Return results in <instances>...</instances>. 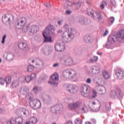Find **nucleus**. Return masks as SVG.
Here are the masks:
<instances>
[{
  "label": "nucleus",
  "instance_id": "obj_1",
  "mask_svg": "<svg viewBox=\"0 0 124 124\" xmlns=\"http://www.w3.org/2000/svg\"><path fill=\"white\" fill-rule=\"evenodd\" d=\"M63 29L66 32H64L62 35V40L65 42H70L75 37L76 30L75 29H69V25L68 24L64 25Z\"/></svg>",
  "mask_w": 124,
  "mask_h": 124
},
{
  "label": "nucleus",
  "instance_id": "obj_2",
  "mask_svg": "<svg viewBox=\"0 0 124 124\" xmlns=\"http://www.w3.org/2000/svg\"><path fill=\"white\" fill-rule=\"evenodd\" d=\"M27 18L22 17L17 20L15 24V27L17 30H22L23 32H27L28 29L31 27V24H27Z\"/></svg>",
  "mask_w": 124,
  "mask_h": 124
},
{
  "label": "nucleus",
  "instance_id": "obj_3",
  "mask_svg": "<svg viewBox=\"0 0 124 124\" xmlns=\"http://www.w3.org/2000/svg\"><path fill=\"white\" fill-rule=\"evenodd\" d=\"M55 33V30L53 26L51 25H49L46 28H45V31L43 32V36H44V42H49V43H52V37L47 36L48 34H54Z\"/></svg>",
  "mask_w": 124,
  "mask_h": 124
},
{
  "label": "nucleus",
  "instance_id": "obj_4",
  "mask_svg": "<svg viewBox=\"0 0 124 124\" xmlns=\"http://www.w3.org/2000/svg\"><path fill=\"white\" fill-rule=\"evenodd\" d=\"M87 12L88 15L93 20H97L98 19L99 21H101L102 16L100 14V12H95L92 8H89L87 10Z\"/></svg>",
  "mask_w": 124,
  "mask_h": 124
},
{
  "label": "nucleus",
  "instance_id": "obj_5",
  "mask_svg": "<svg viewBox=\"0 0 124 124\" xmlns=\"http://www.w3.org/2000/svg\"><path fill=\"white\" fill-rule=\"evenodd\" d=\"M77 73L72 69H66L63 72V76L66 79H73L76 77Z\"/></svg>",
  "mask_w": 124,
  "mask_h": 124
},
{
  "label": "nucleus",
  "instance_id": "obj_6",
  "mask_svg": "<svg viewBox=\"0 0 124 124\" xmlns=\"http://www.w3.org/2000/svg\"><path fill=\"white\" fill-rule=\"evenodd\" d=\"M123 96V93L120 89H117L115 91H111L110 93V96L112 99H116L117 97L119 99H122Z\"/></svg>",
  "mask_w": 124,
  "mask_h": 124
},
{
  "label": "nucleus",
  "instance_id": "obj_7",
  "mask_svg": "<svg viewBox=\"0 0 124 124\" xmlns=\"http://www.w3.org/2000/svg\"><path fill=\"white\" fill-rule=\"evenodd\" d=\"M81 95L84 97H88L90 95V92H91V87L87 84H85L81 86L80 89Z\"/></svg>",
  "mask_w": 124,
  "mask_h": 124
},
{
  "label": "nucleus",
  "instance_id": "obj_8",
  "mask_svg": "<svg viewBox=\"0 0 124 124\" xmlns=\"http://www.w3.org/2000/svg\"><path fill=\"white\" fill-rule=\"evenodd\" d=\"M50 111L53 114H61L63 111V106L62 104L53 106L51 107Z\"/></svg>",
  "mask_w": 124,
  "mask_h": 124
},
{
  "label": "nucleus",
  "instance_id": "obj_9",
  "mask_svg": "<svg viewBox=\"0 0 124 124\" xmlns=\"http://www.w3.org/2000/svg\"><path fill=\"white\" fill-rule=\"evenodd\" d=\"M60 62L62 65H72L73 64V59L68 56H64Z\"/></svg>",
  "mask_w": 124,
  "mask_h": 124
},
{
  "label": "nucleus",
  "instance_id": "obj_10",
  "mask_svg": "<svg viewBox=\"0 0 124 124\" xmlns=\"http://www.w3.org/2000/svg\"><path fill=\"white\" fill-rule=\"evenodd\" d=\"M30 105L33 109H39L41 108V102L37 99H34L30 102Z\"/></svg>",
  "mask_w": 124,
  "mask_h": 124
},
{
  "label": "nucleus",
  "instance_id": "obj_11",
  "mask_svg": "<svg viewBox=\"0 0 124 124\" xmlns=\"http://www.w3.org/2000/svg\"><path fill=\"white\" fill-rule=\"evenodd\" d=\"M11 18L14 19V16L13 15H4L2 17V21L5 25L9 26L11 23Z\"/></svg>",
  "mask_w": 124,
  "mask_h": 124
},
{
  "label": "nucleus",
  "instance_id": "obj_12",
  "mask_svg": "<svg viewBox=\"0 0 124 124\" xmlns=\"http://www.w3.org/2000/svg\"><path fill=\"white\" fill-rule=\"evenodd\" d=\"M53 50L54 47L53 46L47 45L43 47L42 52L46 56H49V55H51V53L53 52Z\"/></svg>",
  "mask_w": 124,
  "mask_h": 124
},
{
  "label": "nucleus",
  "instance_id": "obj_13",
  "mask_svg": "<svg viewBox=\"0 0 124 124\" xmlns=\"http://www.w3.org/2000/svg\"><path fill=\"white\" fill-rule=\"evenodd\" d=\"M66 90L70 93H76L78 92V88L75 85L70 84L67 85Z\"/></svg>",
  "mask_w": 124,
  "mask_h": 124
},
{
  "label": "nucleus",
  "instance_id": "obj_14",
  "mask_svg": "<svg viewBox=\"0 0 124 124\" xmlns=\"http://www.w3.org/2000/svg\"><path fill=\"white\" fill-rule=\"evenodd\" d=\"M28 31L31 35L35 34L36 32H38V31H39V26L35 25H32L28 30Z\"/></svg>",
  "mask_w": 124,
  "mask_h": 124
},
{
  "label": "nucleus",
  "instance_id": "obj_15",
  "mask_svg": "<svg viewBox=\"0 0 124 124\" xmlns=\"http://www.w3.org/2000/svg\"><path fill=\"white\" fill-rule=\"evenodd\" d=\"M32 63H34L35 62V65L38 68H42L44 66V62L43 61L38 59H35L31 61Z\"/></svg>",
  "mask_w": 124,
  "mask_h": 124
},
{
  "label": "nucleus",
  "instance_id": "obj_16",
  "mask_svg": "<svg viewBox=\"0 0 124 124\" xmlns=\"http://www.w3.org/2000/svg\"><path fill=\"white\" fill-rule=\"evenodd\" d=\"M117 38L118 39V41L121 43H124V30H121L119 32H117L116 34Z\"/></svg>",
  "mask_w": 124,
  "mask_h": 124
},
{
  "label": "nucleus",
  "instance_id": "obj_17",
  "mask_svg": "<svg viewBox=\"0 0 124 124\" xmlns=\"http://www.w3.org/2000/svg\"><path fill=\"white\" fill-rule=\"evenodd\" d=\"M77 21L78 23H80L81 25H88L89 24L88 19L82 16H79L77 18Z\"/></svg>",
  "mask_w": 124,
  "mask_h": 124
},
{
  "label": "nucleus",
  "instance_id": "obj_18",
  "mask_svg": "<svg viewBox=\"0 0 124 124\" xmlns=\"http://www.w3.org/2000/svg\"><path fill=\"white\" fill-rule=\"evenodd\" d=\"M115 75L118 79L119 80H122L124 78V73L122 70L117 69L115 71Z\"/></svg>",
  "mask_w": 124,
  "mask_h": 124
},
{
  "label": "nucleus",
  "instance_id": "obj_19",
  "mask_svg": "<svg viewBox=\"0 0 124 124\" xmlns=\"http://www.w3.org/2000/svg\"><path fill=\"white\" fill-rule=\"evenodd\" d=\"M18 47L21 50H23V51H26V52H29L30 51V47H29V46L26 43H20L18 44Z\"/></svg>",
  "mask_w": 124,
  "mask_h": 124
},
{
  "label": "nucleus",
  "instance_id": "obj_20",
  "mask_svg": "<svg viewBox=\"0 0 124 124\" xmlns=\"http://www.w3.org/2000/svg\"><path fill=\"white\" fill-rule=\"evenodd\" d=\"M55 49L58 52H62L64 50V46L61 43L58 42L55 46Z\"/></svg>",
  "mask_w": 124,
  "mask_h": 124
},
{
  "label": "nucleus",
  "instance_id": "obj_21",
  "mask_svg": "<svg viewBox=\"0 0 124 124\" xmlns=\"http://www.w3.org/2000/svg\"><path fill=\"white\" fill-rule=\"evenodd\" d=\"M91 71L93 74H98L100 72L99 67L97 66H93L91 67Z\"/></svg>",
  "mask_w": 124,
  "mask_h": 124
},
{
  "label": "nucleus",
  "instance_id": "obj_22",
  "mask_svg": "<svg viewBox=\"0 0 124 124\" xmlns=\"http://www.w3.org/2000/svg\"><path fill=\"white\" fill-rule=\"evenodd\" d=\"M30 89L28 86H23L19 90V93L21 94L25 95L27 93L29 92Z\"/></svg>",
  "mask_w": 124,
  "mask_h": 124
},
{
  "label": "nucleus",
  "instance_id": "obj_23",
  "mask_svg": "<svg viewBox=\"0 0 124 124\" xmlns=\"http://www.w3.org/2000/svg\"><path fill=\"white\" fill-rule=\"evenodd\" d=\"M83 40L85 43H92L93 39L90 35H85L83 37Z\"/></svg>",
  "mask_w": 124,
  "mask_h": 124
},
{
  "label": "nucleus",
  "instance_id": "obj_24",
  "mask_svg": "<svg viewBox=\"0 0 124 124\" xmlns=\"http://www.w3.org/2000/svg\"><path fill=\"white\" fill-rule=\"evenodd\" d=\"M80 105V102H77L75 103H71L68 105V108L69 109H76Z\"/></svg>",
  "mask_w": 124,
  "mask_h": 124
},
{
  "label": "nucleus",
  "instance_id": "obj_25",
  "mask_svg": "<svg viewBox=\"0 0 124 124\" xmlns=\"http://www.w3.org/2000/svg\"><path fill=\"white\" fill-rule=\"evenodd\" d=\"M97 90L99 92L100 94H105L106 93V88L104 86H98Z\"/></svg>",
  "mask_w": 124,
  "mask_h": 124
},
{
  "label": "nucleus",
  "instance_id": "obj_26",
  "mask_svg": "<svg viewBox=\"0 0 124 124\" xmlns=\"http://www.w3.org/2000/svg\"><path fill=\"white\" fill-rule=\"evenodd\" d=\"M52 101V97L48 95L46 98H43V102L45 104H49Z\"/></svg>",
  "mask_w": 124,
  "mask_h": 124
},
{
  "label": "nucleus",
  "instance_id": "obj_27",
  "mask_svg": "<svg viewBox=\"0 0 124 124\" xmlns=\"http://www.w3.org/2000/svg\"><path fill=\"white\" fill-rule=\"evenodd\" d=\"M20 112L21 113V117H26L27 115H29L30 112L26 108L20 109Z\"/></svg>",
  "mask_w": 124,
  "mask_h": 124
},
{
  "label": "nucleus",
  "instance_id": "obj_28",
  "mask_svg": "<svg viewBox=\"0 0 124 124\" xmlns=\"http://www.w3.org/2000/svg\"><path fill=\"white\" fill-rule=\"evenodd\" d=\"M19 86V82L17 81L16 80H15L12 82L11 88L12 89H16L17 87Z\"/></svg>",
  "mask_w": 124,
  "mask_h": 124
},
{
  "label": "nucleus",
  "instance_id": "obj_29",
  "mask_svg": "<svg viewBox=\"0 0 124 124\" xmlns=\"http://www.w3.org/2000/svg\"><path fill=\"white\" fill-rule=\"evenodd\" d=\"M98 60V57L96 56H93L89 60L90 63H94V62H96Z\"/></svg>",
  "mask_w": 124,
  "mask_h": 124
},
{
  "label": "nucleus",
  "instance_id": "obj_30",
  "mask_svg": "<svg viewBox=\"0 0 124 124\" xmlns=\"http://www.w3.org/2000/svg\"><path fill=\"white\" fill-rule=\"evenodd\" d=\"M102 74L105 79H109L110 78V75H109V73L106 71V70H103Z\"/></svg>",
  "mask_w": 124,
  "mask_h": 124
},
{
  "label": "nucleus",
  "instance_id": "obj_31",
  "mask_svg": "<svg viewBox=\"0 0 124 124\" xmlns=\"http://www.w3.org/2000/svg\"><path fill=\"white\" fill-rule=\"evenodd\" d=\"M14 120L15 121V123H16L18 124H23V118L22 117H18L17 118H14Z\"/></svg>",
  "mask_w": 124,
  "mask_h": 124
},
{
  "label": "nucleus",
  "instance_id": "obj_32",
  "mask_svg": "<svg viewBox=\"0 0 124 124\" xmlns=\"http://www.w3.org/2000/svg\"><path fill=\"white\" fill-rule=\"evenodd\" d=\"M13 58H14L13 53H9L7 54L6 59L7 61H13Z\"/></svg>",
  "mask_w": 124,
  "mask_h": 124
},
{
  "label": "nucleus",
  "instance_id": "obj_33",
  "mask_svg": "<svg viewBox=\"0 0 124 124\" xmlns=\"http://www.w3.org/2000/svg\"><path fill=\"white\" fill-rule=\"evenodd\" d=\"M115 37L114 35H109L108 37V41L109 43H112V42H115Z\"/></svg>",
  "mask_w": 124,
  "mask_h": 124
},
{
  "label": "nucleus",
  "instance_id": "obj_34",
  "mask_svg": "<svg viewBox=\"0 0 124 124\" xmlns=\"http://www.w3.org/2000/svg\"><path fill=\"white\" fill-rule=\"evenodd\" d=\"M30 123L31 124H36L37 123V118L35 117H31L29 119Z\"/></svg>",
  "mask_w": 124,
  "mask_h": 124
},
{
  "label": "nucleus",
  "instance_id": "obj_35",
  "mask_svg": "<svg viewBox=\"0 0 124 124\" xmlns=\"http://www.w3.org/2000/svg\"><path fill=\"white\" fill-rule=\"evenodd\" d=\"M73 5H75V7H76L75 8V10H77V9H79L81 7V3L78 2H75L73 3Z\"/></svg>",
  "mask_w": 124,
  "mask_h": 124
},
{
  "label": "nucleus",
  "instance_id": "obj_36",
  "mask_svg": "<svg viewBox=\"0 0 124 124\" xmlns=\"http://www.w3.org/2000/svg\"><path fill=\"white\" fill-rule=\"evenodd\" d=\"M51 79L52 81H56L59 80V77L57 76L56 74H53L51 77Z\"/></svg>",
  "mask_w": 124,
  "mask_h": 124
},
{
  "label": "nucleus",
  "instance_id": "obj_37",
  "mask_svg": "<svg viewBox=\"0 0 124 124\" xmlns=\"http://www.w3.org/2000/svg\"><path fill=\"white\" fill-rule=\"evenodd\" d=\"M5 81H6L7 85H9L11 83L12 78L9 77H7L5 78Z\"/></svg>",
  "mask_w": 124,
  "mask_h": 124
},
{
  "label": "nucleus",
  "instance_id": "obj_38",
  "mask_svg": "<svg viewBox=\"0 0 124 124\" xmlns=\"http://www.w3.org/2000/svg\"><path fill=\"white\" fill-rule=\"evenodd\" d=\"M106 109L107 111L111 110V103H107L106 104Z\"/></svg>",
  "mask_w": 124,
  "mask_h": 124
},
{
  "label": "nucleus",
  "instance_id": "obj_39",
  "mask_svg": "<svg viewBox=\"0 0 124 124\" xmlns=\"http://www.w3.org/2000/svg\"><path fill=\"white\" fill-rule=\"evenodd\" d=\"M33 69H34V67L31 65H30L27 67V71L28 72H31V71H33Z\"/></svg>",
  "mask_w": 124,
  "mask_h": 124
},
{
  "label": "nucleus",
  "instance_id": "obj_40",
  "mask_svg": "<svg viewBox=\"0 0 124 124\" xmlns=\"http://www.w3.org/2000/svg\"><path fill=\"white\" fill-rule=\"evenodd\" d=\"M82 123H83V121L79 118H78L75 120V124H82Z\"/></svg>",
  "mask_w": 124,
  "mask_h": 124
},
{
  "label": "nucleus",
  "instance_id": "obj_41",
  "mask_svg": "<svg viewBox=\"0 0 124 124\" xmlns=\"http://www.w3.org/2000/svg\"><path fill=\"white\" fill-rule=\"evenodd\" d=\"M48 84H50L51 86H53L54 87H57L58 86V83L56 81H48Z\"/></svg>",
  "mask_w": 124,
  "mask_h": 124
},
{
  "label": "nucleus",
  "instance_id": "obj_42",
  "mask_svg": "<svg viewBox=\"0 0 124 124\" xmlns=\"http://www.w3.org/2000/svg\"><path fill=\"white\" fill-rule=\"evenodd\" d=\"M27 97L29 100H31V101L33 98V95L31 93H29L27 95Z\"/></svg>",
  "mask_w": 124,
  "mask_h": 124
},
{
  "label": "nucleus",
  "instance_id": "obj_43",
  "mask_svg": "<svg viewBox=\"0 0 124 124\" xmlns=\"http://www.w3.org/2000/svg\"><path fill=\"white\" fill-rule=\"evenodd\" d=\"M65 3L67 6H72V5H73L72 2L70 1L69 0H66Z\"/></svg>",
  "mask_w": 124,
  "mask_h": 124
},
{
  "label": "nucleus",
  "instance_id": "obj_44",
  "mask_svg": "<svg viewBox=\"0 0 124 124\" xmlns=\"http://www.w3.org/2000/svg\"><path fill=\"white\" fill-rule=\"evenodd\" d=\"M7 124H15V120H14V118H12L11 120L7 121Z\"/></svg>",
  "mask_w": 124,
  "mask_h": 124
},
{
  "label": "nucleus",
  "instance_id": "obj_45",
  "mask_svg": "<svg viewBox=\"0 0 124 124\" xmlns=\"http://www.w3.org/2000/svg\"><path fill=\"white\" fill-rule=\"evenodd\" d=\"M25 81L27 82V83H30V82L31 81V78L30 76H28L25 78Z\"/></svg>",
  "mask_w": 124,
  "mask_h": 124
},
{
  "label": "nucleus",
  "instance_id": "obj_46",
  "mask_svg": "<svg viewBox=\"0 0 124 124\" xmlns=\"http://www.w3.org/2000/svg\"><path fill=\"white\" fill-rule=\"evenodd\" d=\"M5 79L2 78H0V85H4Z\"/></svg>",
  "mask_w": 124,
  "mask_h": 124
},
{
  "label": "nucleus",
  "instance_id": "obj_47",
  "mask_svg": "<svg viewBox=\"0 0 124 124\" xmlns=\"http://www.w3.org/2000/svg\"><path fill=\"white\" fill-rule=\"evenodd\" d=\"M114 21H115V18L113 16L110 17L109 19V21L110 23H111V24H113Z\"/></svg>",
  "mask_w": 124,
  "mask_h": 124
},
{
  "label": "nucleus",
  "instance_id": "obj_48",
  "mask_svg": "<svg viewBox=\"0 0 124 124\" xmlns=\"http://www.w3.org/2000/svg\"><path fill=\"white\" fill-rule=\"evenodd\" d=\"M96 92L95 90H93V95L92 97L93 98H95V97H96Z\"/></svg>",
  "mask_w": 124,
  "mask_h": 124
},
{
  "label": "nucleus",
  "instance_id": "obj_49",
  "mask_svg": "<svg viewBox=\"0 0 124 124\" xmlns=\"http://www.w3.org/2000/svg\"><path fill=\"white\" fill-rule=\"evenodd\" d=\"M16 115L17 116H18V117H22V114L21 113V109L18 110L17 112H16Z\"/></svg>",
  "mask_w": 124,
  "mask_h": 124
},
{
  "label": "nucleus",
  "instance_id": "obj_50",
  "mask_svg": "<svg viewBox=\"0 0 124 124\" xmlns=\"http://www.w3.org/2000/svg\"><path fill=\"white\" fill-rule=\"evenodd\" d=\"M45 6H46V8H48V9L49 8H51V4H50L49 3H46L45 4Z\"/></svg>",
  "mask_w": 124,
  "mask_h": 124
},
{
  "label": "nucleus",
  "instance_id": "obj_51",
  "mask_svg": "<svg viewBox=\"0 0 124 124\" xmlns=\"http://www.w3.org/2000/svg\"><path fill=\"white\" fill-rule=\"evenodd\" d=\"M5 38H6V35H4L2 37V44H4L5 42Z\"/></svg>",
  "mask_w": 124,
  "mask_h": 124
},
{
  "label": "nucleus",
  "instance_id": "obj_52",
  "mask_svg": "<svg viewBox=\"0 0 124 124\" xmlns=\"http://www.w3.org/2000/svg\"><path fill=\"white\" fill-rule=\"evenodd\" d=\"M30 77H31V80H32V79H34V78H35V77H36V74H32L31 75V76Z\"/></svg>",
  "mask_w": 124,
  "mask_h": 124
},
{
  "label": "nucleus",
  "instance_id": "obj_53",
  "mask_svg": "<svg viewBox=\"0 0 124 124\" xmlns=\"http://www.w3.org/2000/svg\"><path fill=\"white\" fill-rule=\"evenodd\" d=\"M71 13H72V11H71L70 10H67L65 12V14H67V15H70V14H71Z\"/></svg>",
  "mask_w": 124,
  "mask_h": 124
},
{
  "label": "nucleus",
  "instance_id": "obj_54",
  "mask_svg": "<svg viewBox=\"0 0 124 124\" xmlns=\"http://www.w3.org/2000/svg\"><path fill=\"white\" fill-rule=\"evenodd\" d=\"M86 82L87 84H91V83H92V80L91 79V78H88L86 80Z\"/></svg>",
  "mask_w": 124,
  "mask_h": 124
},
{
  "label": "nucleus",
  "instance_id": "obj_55",
  "mask_svg": "<svg viewBox=\"0 0 124 124\" xmlns=\"http://www.w3.org/2000/svg\"><path fill=\"white\" fill-rule=\"evenodd\" d=\"M60 65V63H54L53 65V67H58Z\"/></svg>",
  "mask_w": 124,
  "mask_h": 124
},
{
  "label": "nucleus",
  "instance_id": "obj_56",
  "mask_svg": "<svg viewBox=\"0 0 124 124\" xmlns=\"http://www.w3.org/2000/svg\"><path fill=\"white\" fill-rule=\"evenodd\" d=\"M0 114H4V109L0 108Z\"/></svg>",
  "mask_w": 124,
  "mask_h": 124
},
{
  "label": "nucleus",
  "instance_id": "obj_57",
  "mask_svg": "<svg viewBox=\"0 0 124 124\" xmlns=\"http://www.w3.org/2000/svg\"><path fill=\"white\" fill-rule=\"evenodd\" d=\"M108 34V30H106L103 34V36H106Z\"/></svg>",
  "mask_w": 124,
  "mask_h": 124
},
{
  "label": "nucleus",
  "instance_id": "obj_58",
  "mask_svg": "<svg viewBox=\"0 0 124 124\" xmlns=\"http://www.w3.org/2000/svg\"><path fill=\"white\" fill-rule=\"evenodd\" d=\"M66 124H73L72 123V121H67L66 122Z\"/></svg>",
  "mask_w": 124,
  "mask_h": 124
},
{
  "label": "nucleus",
  "instance_id": "obj_59",
  "mask_svg": "<svg viewBox=\"0 0 124 124\" xmlns=\"http://www.w3.org/2000/svg\"><path fill=\"white\" fill-rule=\"evenodd\" d=\"M33 91H34V92H37V91H38V88H37V87H35L33 88Z\"/></svg>",
  "mask_w": 124,
  "mask_h": 124
},
{
  "label": "nucleus",
  "instance_id": "obj_60",
  "mask_svg": "<svg viewBox=\"0 0 124 124\" xmlns=\"http://www.w3.org/2000/svg\"><path fill=\"white\" fill-rule=\"evenodd\" d=\"M102 3L104 5H107V4H108V3H107V2L105 1H102Z\"/></svg>",
  "mask_w": 124,
  "mask_h": 124
},
{
  "label": "nucleus",
  "instance_id": "obj_61",
  "mask_svg": "<svg viewBox=\"0 0 124 124\" xmlns=\"http://www.w3.org/2000/svg\"><path fill=\"white\" fill-rule=\"evenodd\" d=\"M62 20H60L58 22V24L59 26H61L62 24Z\"/></svg>",
  "mask_w": 124,
  "mask_h": 124
},
{
  "label": "nucleus",
  "instance_id": "obj_62",
  "mask_svg": "<svg viewBox=\"0 0 124 124\" xmlns=\"http://www.w3.org/2000/svg\"><path fill=\"white\" fill-rule=\"evenodd\" d=\"M100 7L101 9H104V5L102 3V4L100 5Z\"/></svg>",
  "mask_w": 124,
  "mask_h": 124
},
{
  "label": "nucleus",
  "instance_id": "obj_63",
  "mask_svg": "<svg viewBox=\"0 0 124 124\" xmlns=\"http://www.w3.org/2000/svg\"><path fill=\"white\" fill-rule=\"evenodd\" d=\"M105 47L106 48H107V49H108L109 48V47H108V43L106 44Z\"/></svg>",
  "mask_w": 124,
  "mask_h": 124
},
{
  "label": "nucleus",
  "instance_id": "obj_64",
  "mask_svg": "<svg viewBox=\"0 0 124 124\" xmlns=\"http://www.w3.org/2000/svg\"><path fill=\"white\" fill-rule=\"evenodd\" d=\"M85 124H92V123L90 122H87L85 123Z\"/></svg>",
  "mask_w": 124,
  "mask_h": 124
}]
</instances>
